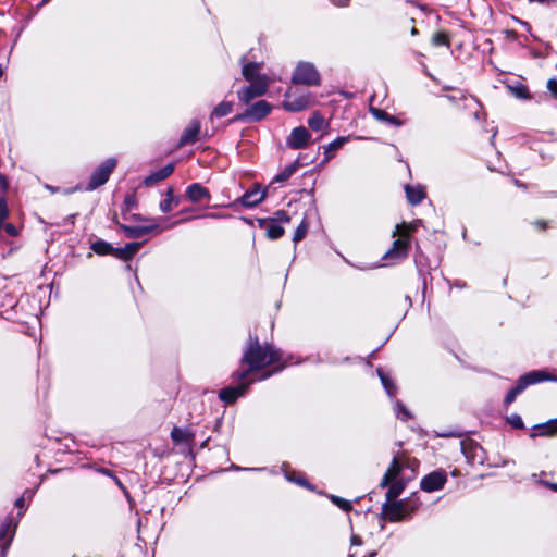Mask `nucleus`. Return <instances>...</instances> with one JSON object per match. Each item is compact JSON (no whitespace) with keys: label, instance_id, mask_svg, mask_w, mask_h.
<instances>
[{"label":"nucleus","instance_id":"obj_6","mask_svg":"<svg viewBox=\"0 0 557 557\" xmlns=\"http://www.w3.org/2000/svg\"><path fill=\"white\" fill-rule=\"evenodd\" d=\"M271 111V104L265 100H260L238 116V119H251L253 121H260L264 116H267Z\"/></svg>","mask_w":557,"mask_h":557},{"label":"nucleus","instance_id":"obj_48","mask_svg":"<svg viewBox=\"0 0 557 557\" xmlns=\"http://www.w3.org/2000/svg\"><path fill=\"white\" fill-rule=\"evenodd\" d=\"M280 214L282 215L281 220H285V221L289 220V218L286 216V214L284 212H281Z\"/></svg>","mask_w":557,"mask_h":557},{"label":"nucleus","instance_id":"obj_12","mask_svg":"<svg viewBox=\"0 0 557 557\" xmlns=\"http://www.w3.org/2000/svg\"><path fill=\"white\" fill-rule=\"evenodd\" d=\"M263 63L249 62L243 66V76L247 82L265 77L267 75L261 74Z\"/></svg>","mask_w":557,"mask_h":557},{"label":"nucleus","instance_id":"obj_13","mask_svg":"<svg viewBox=\"0 0 557 557\" xmlns=\"http://www.w3.org/2000/svg\"><path fill=\"white\" fill-rule=\"evenodd\" d=\"M174 171L173 164H168L160 171L150 174L144 180V184L148 187L154 185L156 183L165 180L168 176H170Z\"/></svg>","mask_w":557,"mask_h":557},{"label":"nucleus","instance_id":"obj_2","mask_svg":"<svg viewBox=\"0 0 557 557\" xmlns=\"http://www.w3.org/2000/svg\"><path fill=\"white\" fill-rule=\"evenodd\" d=\"M292 84L319 86L321 76L317 67L310 62H299L292 76Z\"/></svg>","mask_w":557,"mask_h":557},{"label":"nucleus","instance_id":"obj_4","mask_svg":"<svg viewBox=\"0 0 557 557\" xmlns=\"http://www.w3.org/2000/svg\"><path fill=\"white\" fill-rule=\"evenodd\" d=\"M115 165L116 161L114 159H108L102 164H100L90 176L88 189L92 190L103 185L109 180V176L114 170Z\"/></svg>","mask_w":557,"mask_h":557},{"label":"nucleus","instance_id":"obj_41","mask_svg":"<svg viewBox=\"0 0 557 557\" xmlns=\"http://www.w3.org/2000/svg\"><path fill=\"white\" fill-rule=\"evenodd\" d=\"M517 395H518V394H517V393L515 392V389L512 388V389L507 394L505 401H506L507 404L512 403V401L516 399Z\"/></svg>","mask_w":557,"mask_h":557},{"label":"nucleus","instance_id":"obj_47","mask_svg":"<svg viewBox=\"0 0 557 557\" xmlns=\"http://www.w3.org/2000/svg\"><path fill=\"white\" fill-rule=\"evenodd\" d=\"M410 33H411V35H412V36H416V35H418V34H419V30H418V28H417L416 26H412V27L410 28Z\"/></svg>","mask_w":557,"mask_h":557},{"label":"nucleus","instance_id":"obj_31","mask_svg":"<svg viewBox=\"0 0 557 557\" xmlns=\"http://www.w3.org/2000/svg\"><path fill=\"white\" fill-rule=\"evenodd\" d=\"M370 112L375 119L385 121V122H387V119L389 116V114L386 113L384 110L373 108V107L370 108Z\"/></svg>","mask_w":557,"mask_h":557},{"label":"nucleus","instance_id":"obj_26","mask_svg":"<svg viewBox=\"0 0 557 557\" xmlns=\"http://www.w3.org/2000/svg\"><path fill=\"white\" fill-rule=\"evenodd\" d=\"M404 486L401 483L399 482H394L389 485V488L386 493V497L389 502H393L394 499H396L399 494L401 493Z\"/></svg>","mask_w":557,"mask_h":557},{"label":"nucleus","instance_id":"obj_44","mask_svg":"<svg viewBox=\"0 0 557 557\" xmlns=\"http://www.w3.org/2000/svg\"><path fill=\"white\" fill-rule=\"evenodd\" d=\"M545 485L557 492V483L545 482Z\"/></svg>","mask_w":557,"mask_h":557},{"label":"nucleus","instance_id":"obj_20","mask_svg":"<svg viewBox=\"0 0 557 557\" xmlns=\"http://www.w3.org/2000/svg\"><path fill=\"white\" fill-rule=\"evenodd\" d=\"M265 198V190L255 189L248 191L243 197V202L246 206H256Z\"/></svg>","mask_w":557,"mask_h":557},{"label":"nucleus","instance_id":"obj_3","mask_svg":"<svg viewBox=\"0 0 557 557\" xmlns=\"http://www.w3.org/2000/svg\"><path fill=\"white\" fill-rule=\"evenodd\" d=\"M314 104V99L310 92H304L296 96L293 88H287L285 92V99L283 101V108L288 112L304 111Z\"/></svg>","mask_w":557,"mask_h":557},{"label":"nucleus","instance_id":"obj_42","mask_svg":"<svg viewBox=\"0 0 557 557\" xmlns=\"http://www.w3.org/2000/svg\"><path fill=\"white\" fill-rule=\"evenodd\" d=\"M387 122L391 123V124H394L396 126H400L401 125V122L396 116H393V115L388 116Z\"/></svg>","mask_w":557,"mask_h":557},{"label":"nucleus","instance_id":"obj_34","mask_svg":"<svg viewBox=\"0 0 557 557\" xmlns=\"http://www.w3.org/2000/svg\"><path fill=\"white\" fill-rule=\"evenodd\" d=\"M380 376H381V380H382V383L383 385L385 386V388L387 389V393L389 395H393L394 393V389L395 387L393 386V384L391 383V381L380 371Z\"/></svg>","mask_w":557,"mask_h":557},{"label":"nucleus","instance_id":"obj_40","mask_svg":"<svg viewBox=\"0 0 557 557\" xmlns=\"http://www.w3.org/2000/svg\"><path fill=\"white\" fill-rule=\"evenodd\" d=\"M4 230L8 234H10L11 236H16L17 235V231L16 228L14 227L13 224L11 223H8L4 225Z\"/></svg>","mask_w":557,"mask_h":557},{"label":"nucleus","instance_id":"obj_19","mask_svg":"<svg viewBox=\"0 0 557 557\" xmlns=\"http://www.w3.org/2000/svg\"><path fill=\"white\" fill-rule=\"evenodd\" d=\"M405 190H406L407 199L411 205H417V203L421 202L425 197V191L421 187H413V186L407 185Z\"/></svg>","mask_w":557,"mask_h":557},{"label":"nucleus","instance_id":"obj_33","mask_svg":"<svg viewBox=\"0 0 557 557\" xmlns=\"http://www.w3.org/2000/svg\"><path fill=\"white\" fill-rule=\"evenodd\" d=\"M9 214L8 205L4 198H0V225Z\"/></svg>","mask_w":557,"mask_h":557},{"label":"nucleus","instance_id":"obj_24","mask_svg":"<svg viewBox=\"0 0 557 557\" xmlns=\"http://www.w3.org/2000/svg\"><path fill=\"white\" fill-rule=\"evenodd\" d=\"M249 83V85L256 87L258 90H262V95H265L268 92L270 85L272 84V79L265 76L262 78L253 79Z\"/></svg>","mask_w":557,"mask_h":557},{"label":"nucleus","instance_id":"obj_50","mask_svg":"<svg viewBox=\"0 0 557 557\" xmlns=\"http://www.w3.org/2000/svg\"><path fill=\"white\" fill-rule=\"evenodd\" d=\"M403 412L406 417H409V412L405 408H403Z\"/></svg>","mask_w":557,"mask_h":557},{"label":"nucleus","instance_id":"obj_54","mask_svg":"<svg viewBox=\"0 0 557 557\" xmlns=\"http://www.w3.org/2000/svg\"><path fill=\"white\" fill-rule=\"evenodd\" d=\"M49 0H42L44 3H47Z\"/></svg>","mask_w":557,"mask_h":557},{"label":"nucleus","instance_id":"obj_10","mask_svg":"<svg viewBox=\"0 0 557 557\" xmlns=\"http://www.w3.org/2000/svg\"><path fill=\"white\" fill-rule=\"evenodd\" d=\"M250 381L243 382L237 387H226L220 391V398L226 403H234L247 389Z\"/></svg>","mask_w":557,"mask_h":557},{"label":"nucleus","instance_id":"obj_1","mask_svg":"<svg viewBox=\"0 0 557 557\" xmlns=\"http://www.w3.org/2000/svg\"><path fill=\"white\" fill-rule=\"evenodd\" d=\"M280 359L277 351L271 347H262L258 342L250 345L247 352L243 357V364H247V369L239 373L238 377L240 381L245 380L247 375L256 370L263 369Z\"/></svg>","mask_w":557,"mask_h":557},{"label":"nucleus","instance_id":"obj_37","mask_svg":"<svg viewBox=\"0 0 557 557\" xmlns=\"http://www.w3.org/2000/svg\"><path fill=\"white\" fill-rule=\"evenodd\" d=\"M433 46H448V37H432Z\"/></svg>","mask_w":557,"mask_h":557},{"label":"nucleus","instance_id":"obj_14","mask_svg":"<svg viewBox=\"0 0 557 557\" xmlns=\"http://www.w3.org/2000/svg\"><path fill=\"white\" fill-rule=\"evenodd\" d=\"M120 228L125 233V235L128 238H139V237L148 234L149 232L158 228V226L157 225H150V226L133 227V226H126V225L121 224Z\"/></svg>","mask_w":557,"mask_h":557},{"label":"nucleus","instance_id":"obj_22","mask_svg":"<svg viewBox=\"0 0 557 557\" xmlns=\"http://www.w3.org/2000/svg\"><path fill=\"white\" fill-rule=\"evenodd\" d=\"M232 108H233L232 102H226V101L221 102L213 109V111L211 113V119L223 117V116L227 115L232 111Z\"/></svg>","mask_w":557,"mask_h":557},{"label":"nucleus","instance_id":"obj_8","mask_svg":"<svg viewBox=\"0 0 557 557\" xmlns=\"http://www.w3.org/2000/svg\"><path fill=\"white\" fill-rule=\"evenodd\" d=\"M543 380H556L555 376L544 372V371H533L525 375H523L516 387H513L515 392L519 395L528 385L537 383Z\"/></svg>","mask_w":557,"mask_h":557},{"label":"nucleus","instance_id":"obj_29","mask_svg":"<svg viewBox=\"0 0 557 557\" xmlns=\"http://www.w3.org/2000/svg\"><path fill=\"white\" fill-rule=\"evenodd\" d=\"M92 249L95 252H97L99 255H106V253L110 252L111 246L104 242H97V243L92 244Z\"/></svg>","mask_w":557,"mask_h":557},{"label":"nucleus","instance_id":"obj_23","mask_svg":"<svg viewBox=\"0 0 557 557\" xmlns=\"http://www.w3.org/2000/svg\"><path fill=\"white\" fill-rule=\"evenodd\" d=\"M309 126L314 131H320L325 126V120L318 111L313 112L308 121Z\"/></svg>","mask_w":557,"mask_h":557},{"label":"nucleus","instance_id":"obj_7","mask_svg":"<svg viewBox=\"0 0 557 557\" xmlns=\"http://www.w3.org/2000/svg\"><path fill=\"white\" fill-rule=\"evenodd\" d=\"M311 138V134L304 126L294 128L287 138V145L293 149L305 148Z\"/></svg>","mask_w":557,"mask_h":557},{"label":"nucleus","instance_id":"obj_9","mask_svg":"<svg viewBox=\"0 0 557 557\" xmlns=\"http://www.w3.org/2000/svg\"><path fill=\"white\" fill-rule=\"evenodd\" d=\"M445 482V474L441 472H432L422 480L421 487L426 492H433L442 488Z\"/></svg>","mask_w":557,"mask_h":557},{"label":"nucleus","instance_id":"obj_16","mask_svg":"<svg viewBox=\"0 0 557 557\" xmlns=\"http://www.w3.org/2000/svg\"><path fill=\"white\" fill-rule=\"evenodd\" d=\"M404 505L400 502L392 503L385 508L386 518L395 522L404 518Z\"/></svg>","mask_w":557,"mask_h":557},{"label":"nucleus","instance_id":"obj_25","mask_svg":"<svg viewBox=\"0 0 557 557\" xmlns=\"http://www.w3.org/2000/svg\"><path fill=\"white\" fill-rule=\"evenodd\" d=\"M297 169V163L288 165L283 172L274 177V182L282 183L287 181Z\"/></svg>","mask_w":557,"mask_h":557},{"label":"nucleus","instance_id":"obj_5","mask_svg":"<svg viewBox=\"0 0 557 557\" xmlns=\"http://www.w3.org/2000/svg\"><path fill=\"white\" fill-rule=\"evenodd\" d=\"M410 233V226L406 224L397 225L394 235L398 234L400 238L394 242L393 248L386 252V258H398L405 256L408 242L404 239Z\"/></svg>","mask_w":557,"mask_h":557},{"label":"nucleus","instance_id":"obj_49","mask_svg":"<svg viewBox=\"0 0 557 557\" xmlns=\"http://www.w3.org/2000/svg\"><path fill=\"white\" fill-rule=\"evenodd\" d=\"M134 218H135L136 220H139V221H146V220H147V219L141 218V216H139V215H134Z\"/></svg>","mask_w":557,"mask_h":557},{"label":"nucleus","instance_id":"obj_21","mask_svg":"<svg viewBox=\"0 0 557 557\" xmlns=\"http://www.w3.org/2000/svg\"><path fill=\"white\" fill-rule=\"evenodd\" d=\"M171 436L176 444H189L193 441L191 433L178 428L173 429Z\"/></svg>","mask_w":557,"mask_h":557},{"label":"nucleus","instance_id":"obj_18","mask_svg":"<svg viewBox=\"0 0 557 557\" xmlns=\"http://www.w3.org/2000/svg\"><path fill=\"white\" fill-rule=\"evenodd\" d=\"M238 98L240 101H243L245 104H248L252 99L257 97H261L262 90H258L256 87L249 85L247 87H244L242 90L238 91Z\"/></svg>","mask_w":557,"mask_h":557},{"label":"nucleus","instance_id":"obj_51","mask_svg":"<svg viewBox=\"0 0 557 557\" xmlns=\"http://www.w3.org/2000/svg\"><path fill=\"white\" fill-rule=\"evenodd\" d=\"M433 35L441 36V35H445V34H444V33H442V32H436V33H434Z\"/></svg>","mask_w":557,"mask_h":557},{"label":"nucleus","instance_id":"obj_28","mask_svg":"<svg viewBox=\"0 0 557 557\" xmlns=\"http://www.w3.org/2000/svg\"><path fill=\"white\" fill-rule=\"evenodd\" d=\"M267 234L270 238L276 239L284 234V228L276 224H270L267 228Z\"/></svg>","mask_w":557,"mask_h":557},{"label":"nucleus","instance_id":"obj_53","mask_svg":"<svg viewBox=\"0 0 557 557\" xmlns=\"http://www.w3.org/2000/svg\"><path fill=\"white\" fill-rule=\"evenodd\" d=\"M539 225H540L542 228H545V223H540V222H539Z\"/></svg>","mask_w":557,"mask_h":557},{"label":"nucleus","instance_id":"obj_43","mask_svg":"<svg viewBox=\"0 0 557 557\" xmlns=\"http://www.w3.org/2000/svg\"><path fill=\"white\" fill-rule=\"evenodd\" d=\"M351 543L354 545H360L361 544V539L358 535H352Z\"/></svg>","mask_w":557,"mask_h":557},{"label":"nucleus","instance_id":"obj_46","mask_svg":"<svg viewBox=\"0 0 557 557\" xmlns=\"http://www.w3.org/2000/svg\"><path fill=\"white\" fill-rule=\"evenodd\" d=\"M516 92H517V95H519L520 97H525V92H527V90H525V88H520V89H517V91H516Z\"/></svg>","mask_w":557,"mask_h":557},{"label":"nucleus","instance_id":"obj_36","mask_svg":"<svg viewBox=\"0 0 557 557\" xmlns=\"http://www.w3.org/2000/svg\"><path fill=\"white\" fill-rule=\"evenodd\" d=\"M509 423L516 429H522L523 422L519 416H512L508 419Z\"/></svg>","mask_w":557,"mask_h":557},{"label":"nucleus","instance_id":"obj_15","mask_svg":"<svg viewBox=\"0 0 557 557\" xmlns=\"http://www.w3.org/2000/svg\"><path fill=\"white\" fill-rule=\"evenodd\" d=\"M187 197L193 202H200L209 198V191L200 184H193L187 188Z\"/></svg>","mask_w":557,"mask_h":557},{"label":"nucleus","instance_id":"obj_32","mask_svg":"<svg viewBox=\"0 0 557 557\" xmlns=\"http://www.w3.org/2000/svg\"><path fill=\"white\" fill-rule=\"evenodd\" d=\"M306 232H307V224L302 222V223L297 227V230H296V232H295V234H294V242H296V243H297V242L301 240V239L305 237Z\"/></svg>","mask_w":557,"mask_h":557},{"label":"nucleus","instance_id":"obj_35","mask_svg":"<svg viewBox=\"0 0 557 557\" xmlns=\"http://www.w3.org/2000/svg\"><path fill=\"white\" fill-rule=\"evenodd\" d=\"M332 499H333V502H334L335 504H337V505H338L341 508H343L344 510H347V511H348V510H350V509H351V505H350V503H349L348 500L342 499V498H339V497H333Z\"/></svg>","mask_w":557,"mask_h":557},{"label":"nucleus","instance_id":"obj_38","mask_svg":"<svg viewBox=\"0 0 557 557\" xmlns=\"http://www.w3.org/2000/svg\"><path fill=\"white\" fill-rule=\"evenodd\" d=\"M139 247H140L139 243H131V244H127L125 248L127 250L128 256H132L138 251Z\"/></svg>","mask_w":557,"mask_h":557},{"label":"nucleus","instance_id":"obj_52","mask_svg":"<svg viewBox=\"0 0 557 557\" xmlns=\"http://www.w3.org/2000/svg\"><path fill=\"white\" fill-rule=\"evenodd\" d=\"M506 35H515L513 32L506 30Z\"/></svg>","mask_w":557,"mask_h":557},{"label":"nucleus","instance_id":"obj_30","mask_svg":"<svg viewBox=\"0 0 557 557\" xmlns=\"http://www.w3.org/2000/svg\"><path fill=\"white\" fill-rule=\"evenodd\" d=\"M346 141L347 137H338L325 148V152L329 153L330 151L339 149Z\"/></svg>","mask_w":557,"mask_h":557},{"label":"nucleus","instance_id":"obj_27","mask_svg":"<svg viewBox=\"0 0 557 557\" xmlns=\"http://www.w3.org/2000/svg\"><path fill=\"white\" fill-rule=\"evenodd\" d=\"M166 198L160 203V209L162 212H170L172 210L173 202V188L169 187L166 189Z\"/></svg>","mask_w":557,"mask_h":557},{"label":"nucleus","instance_id":"obj_11","mask_svg":"<svg viewBox=\"0 0 557 557\" xmlns=\"http://www.w3.org/2000/svg\"><path fill=\"white\" fill-rule=\"evenodd\" d=\"M200 132V123L197 120H194L190 125L184 131L177 147H183L187 144H193L198 139V134Z\"/></svg>","mask_w":557,"mask_h":557},{"label":"nucleus","instance_id":"obj_45","mask_svg":"<svg viewBox=\"0 0 557 557\" xmlns=\"http://www.w3.org/2000/svg\"><path fill=\"white\" fill-rule=\"evenodd\" d=\"M24 502H25V500H24V497L22 496V497H20L18 499H16L15 505H16L17 507L22 508V507L24 506Z\"/></svg>","mask_w":557,"mask_h":557},{"label":"nucleus","instance_id":"obj_17","mask_svg":"<svg viewBox=\"0 0 557 557\" xmlns=\"http://www.w3.org/2000/svg\"><path fill=\"white\" fill-rule=\"evenodd\" d=\"M400 471L401 466L399 461L397 459H394L382 480L381 486L384 487L389 485L398 476Z\"/></svg>","mask_w":557,"mask_h":557},{"label":"nucleus","instance_id":"obj_39","mask_svg":"<svg viewBox=\"0 0 557 557\" xmlns=\"http://www.w3.org/2000/svg\"><path fill=\"white\" fill-rule=\"evenodd\" d=\"M547 87H548L549 91L557 98V81L549 79L547 83Z\"/></svg>","mask_w":557,"mask_h":557}]
</instances>
